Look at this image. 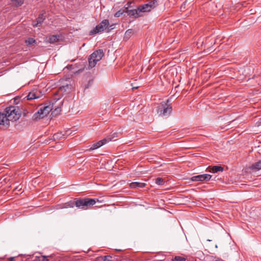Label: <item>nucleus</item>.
I'll list each match as a JSON object with an SVG mask.
<instances>
[{
	"label": "nucleus",
	"instance_id": "obj_1",
	"mask_svg": "<svg viewBox=\"0 0 261 261\" xmlns=\"http://www.w3.org/2000/svg\"><path fill=\"white\" fill-rule=\"evenodd\" d=\"M169 99L166 101L162 102L156 108L157 114L160 116L166 117L169 116L172 112V107L170 104H169Z\"/></svg>",
	"mask_w": 261,
	"mask_h": 261
},
{
	"label": "nucleus",
	"instance_id": "obj_2",
	"mask_svg": "<svg viewBox=\"0 0 261 261\" xmlns=\"http://www.w3.org/2000/svg\"><path fill=\"white\" fill-rule=\"evenodd\" d=\"M96 202V201L95 199L76 198L75 206L79 208L87 210L91 207Z\"/></svg>",
	"mask_w": 261,
	"mask_h": 261
},
{
	"label": "nucleus",
	"instance_id": "obj_3",
	"mask_svg": "<svg viewBox=\"0 0 261 261\" xmlns=\"http://www.w3.org/2000/svg\"><path fill=\"white\" fill-rule=\"evenodd\" d=\"M5 110L10 121H16L21 116V111L18 107L10 106L7 107Z\"/></svg>",
	"mask_w": 261,
	"mask_h": 261
},
{
	"label": "nucleus",
	"instance_id": "obj_4",
	"mask_svg": "<svg viewBox=\"0 0 261 261\" xmlns=\"http://www.w3.org/2000/svg\"><path fill=\"white\" fill-rule=\"evenodd\" d=\"M104 53L102 49H98L94 51L89 57L88 59L89 66L88 68L91 69L95 67L97 62L100 61L103 56Z\"/></svg>",
	"mask_w": 261,
	"mask_h": 261
},
{
	"label": "nucleus",
	"instance_id": "obj_5",
	"mask_svg": "<svg viewBox=\"0 0 261 261\" xmlns=\"http://www.w3.org/2000/svg\"><path fill=\"white\" fill-rule=\"evenodd\" d=\"M110 24L108 19L103 20L100 23L97 25L89 32L90 35H93L99 33H101L104 31Z\"/></svg>",
	"mask_w": 261,
	"mask_h": 261
},
{
	"label": "nucleus",
	"instance_id": "obj_6",
	"mask_svg": "<svg viewBox=\"0 0 261 261\" xmlns=\"http://www.w3.org/2000/svg\"><path fill=\"white\" fill-rule=\"evenodd\" d=\"M158 6L157 0H153L148 3L140 5L138 7L139 12H148L156 8Z\"/></svg>",
	"mask_w": 261,
	"mask_h": 261
},
{
	"label": "nucleus",
	"instance_id": "obj_7",
	"mask_svg": "<svg viewBox=\"0 0 261 261\" xmlns=\"http://www.w3.org/2000/svg\"><path fill=\"white\" fill-rule=\"evenodd\" d=\"M70 85L66 84V85L61 86L58 90L57 92L55 93V95L53 98V100L56 102L60 99L62 96L63 95L67 90L70 89Z\"/></svg>",
	"mask_w": 261,
	"mask_h": 261
},
{
	"label": "nucleus",
	"instance_id": "obj_8",
	"mask_svg": "<svg viewBox=\"0 0 261 261\" xmlns=\"http://www.w3.org/2000/svg\"><path fill=\"white\" fill-rule=\"evenodd\" d=\"M10 120L7 117L5 110L3 112H0V125L5 127H9L10 125Z\"/></svg>",
	"mask_w": 261,
	"mask_h": 261
},
{
	"label": "nucleus",
	"instance_id": "obj_9",
	"mask_svg": "<svg viewBox=\"0 0 261 261\" xmlns=\"http://www.w3.org/2000/svg\"><path fill=\"white\" fill-rule=\"evenodd\" d=\"M212 177V175L208 174H200L192 176L190 180L193 181H208Z\"/></svg>",
	"mask_w": 261,
	"mask_h": 261
},
{
	"label": "nucleus",
	"instance_id": "obj_10",
	"mask_svg": "<svg viewBox=\"0 0 261 261\" xmlns=\"http://www.w3.org/2000/svg\"><path fill=\"white\" fill-rule=\"evenodd\" d=\"M110 141H111V138L103 139L91 145V146L90 147L89 150H93L99 148L100 147L102 146V145H105V144H106L107 142H108Z\"/></svg>",
	"mask_w": 261,
	"mask_h": 261
},
{
	"label": "nucleus",
	"instance_id": "obj_11",
	"mask_svg": "<svg viewBox=\"0 0 261 261\" xmlns=\"http://www.w3.org/2000/svg\"><path fill=\"white\" fill-rule=\"evenodd\" d=\"M41 95V94L39 91L33 90L29 93L27 98L28 100H33L40 98Z\"/></svg>",
	"mask_w": 261,
	"mask_h": 261
},
{
	"label": "nucleus",
	"instance_id": "obj_12",
	"mask_svg": "<svg viewBox=\"0 0 261 261\" xmlns=\"http://www.w3.org/2000/svg\"><path fill=\"white\" fill-rule=\"evenodd\" d=\"M46 115L44 114V111L43 107L40 108L37 113H35L33 116V119L37 120L39 119L43 118Z\"/></svg>",
	"mask_w": 261,
	"mask_h": 261
},
{
	"label": "nucleus",
	"instance_id": "obj_13",
	"mask_svg": "<svg viewBox=\"0 0 261 261\" xmlns=\"http://www.w3.org/2000/svg\"><path fill=\"white\" fill-rule=\"evenodd\" d=\"M75 203L76 198H74L73 200H70L61 205L60 208H73L75 206Z\"/></svg>",
	"mask_w": 261,
	"mask_h": 261
},
{
	"label": "nucleus",
	"instance_id": "obj_14",
	"mask_svg": "<svg viewBox=\"0 0 261 261\" xmlns=\"http://www.w3.org/2000/svg\"><path fill=\"white\" fill-rule=\"evenodd\" d=\"M140 12H139V10L137 9H130L129 11H127V14L129 17H133L134 18H137L141 16L140 14Z\"/></svg>",
	"mask_w": 261,
	"mask_h": 261
},
{
	"label": "nucleus",
	"instance_id": "obj_15",
	"mask_svg": "<svg viewBox=\"0 0 261 261\" xmlns=\"http://www.w3.org/2000/svg\"><path fill=\"white\" fill-rule=\"evenodd\" d=\"M146 184L140 182H132L129 184V187L132 189H138L145 187Z\"/></svg>",
	"mask_w": 261,
	"mask_h": 261
},
{
	"label": "nucleus",
	"instance_id": "obj_16",
	"mask_svg": "<svg viewBox=\"0 0 261 261\" xmlns=\"http://www.w3.org/2000/svg\"><path fill=\"white\" fill-rule=\"evenodd\" d=\"M59 37L57 35H49L46 37V42L50 43L57 42L59 40Z\"/></svg>",
	"mask_w": 261,
	"mask_h": 261
},
{
	"label": "nucleus",
	"instance_id": "obj_17",
	"mask_svg": "<svg viewBox=\"0 0 261 261\" xmlns=\"http://www.w3.org/2000/svg\"><path fill=\"white\" fill-rule=\"evenodd\" d=\"M54 103H53L51 105L50 104H49L46 106H44L43 107V111H44V114H45V115H46V116L53 110V109L54 108Z\"/></svg>",
	"mask_w": 261,
	"mask_h": 261
},
{
	"label": "nucleus",
	"instance_id": "obj_18",
	"mask_svg": "<svg viewBox=\"0 0 261 261\" xmlns=\"http://www.w3.org/2000/svg\"><path fill=\"white\" fill-rule=\"evenodd\" d=\"M66 138V135L64 134H63L62 132H59V133H56L53 136V139L55 140L65 139Z\"/></svg>",
	"mask_w": 261,
	"mask_h": 261
},
{
	"label": "nucleus",
	"instance_id": "obj_19",
	"mask_svg": "<svg viewBox=\"0 0 261 261\" xmlns=\"http://www.w3.org/2000/svg\"><path fill=\"white\" fill-rule=\"evenodd\" d=\"M250 168L253 170H260L261 169V161H259L254 164H253L250 167Z\"/></svg>",
	"mask_w": 261,
	"mask_h": 261
},
{
	"label": "nucleus",
	"instance_id": "obj_20",
	"mask_svg": "<svg viewBox=\"0 0 261 261\" xmlns=\"http://www.w3.org/2000/svg\"><path fill=\"white\" fill-rule=\"evenodd\" d=\"M45 11H43L42 13H41L39 15L38 18L36 19L37 21L41 24L43 22L44 19H45Z\"/></svg>",
	"mask_w": 261,
	"mask_h": 261
},
{
	"label": "nucleus",
	"instance_id": "obj_21",
	"mask_svg": "<svg viewBox=\"0 0 261 261\" xmlns=\"http://www.w3.org/2000/svg\"><path fill=\"white\" fill-rule=\"evenodd\" d=\"M24 3L23 0H12L11 4L15 7L21 6Z\"/></svg>",
	"mask_w": 261,
	"mask_h": 261
},
{
	"label": "nucleus",
	"instance_id": "obj_22",
	"mask_svg": "<svg viewBox=\"0 0 261 261\" xmlns=\"http://www.w3.org/2000/svg\"><path fill=\"white\" fill-rule=\"evenodd\" d=\"M212 171L213 173H217L219 171H223V168L220 166H214L212 167Z\"/></svg>",
	"mask_w": 261,
	"mask_h": 261
},
{
	"label": "nucleus",
	"instance_id": "obj_23",
	"mask_svg": "<svg viewBox=\"0 0 261 261\" xmlns=\"http://www.w3.org/2000/svg\"><path fill=\"white\" fill-rule=\"evenodd\" d=\"M155 182L157 185H163L165 182L164 179L161 177H158L157 178L155 179Z\"/></svg>",
	"mask_w": 261,
	"mask_h": 261
},
{
	"label": "nucleus",
	"instance_id": "obj_24",
	"mask_svg": "<svg viewBox=\"0 0 261 261\" xmlns=\"http://www.w3.org/2000/svg\"><path fill=\"white\" fill-rule=\"evenodd\" d=\"M172 261H186V258L180 256H175L174 258L172 259Z\"/></svg>",
	"mask_w": 261,
	"mask_h": 261
},
{
	"label": "nucleus",
	"instance_id": "obj_25",
	"mask_svg": "<svg viewBox=\"0 0 261 261\" xmlns=\"http://www.w3.org/2000/svg\"><path fill=\"white\" fill-rule=\"evenodd\" d=\"M124 13L125 12L124 11V10H122V9H121L120 10H119V11H118L117 12H116L115 13V14H114V16L115 17H119L122 15H123Z\"/></svg>",
	"mask_w": 261,
	"mask_h": 261
},
{
	"label": "nucleus",
	"instance_id": "obj_26",
	"mask_svg": "<svg viewBox=\"0 0 261 261\" xmlns=\"http://www.w3.org/2000/svg\"><path fill=\"white\" fill-rule=\"evenodd\" d=\"M25 42L29 45H33L34 44L36 43V40L33 38H29L25 41Z\"/></svg>",
	"mask_w": 261,
	"mask_h": 261
},
{
	"label": "nucleus",
	"instance_id": "obj_27",
	"mask_svg": "<svg viewBox=\"0 0 261 261\" xmlns=\"http://www.w3.org/2000/svg\"><path fill=\"white\" fill-rule=\"evenodd\" d=\"M131 5V3H127L125 6L122 8V10H124V11L125 13L127 12V11H129L130 9H129V8L130 7V6Z\"/></svg>",
	"mask_w": 261,
	"mask_h": 261
},
{
	"label": "nucleus",
	"instance_id": "obj_28",
	"mask_svg": "<svg viewBox=\"0 0 261 261\" xmlns=\"http://www.w3.org/2000/svg\"><path fill=\"white\" fill-rule=\"evenodd\" d=\"M103 261H113V257L111 255H106L103 257Z\"/></svg>",
	"mask_w": 261,
	"mask_h": 261
},
{
	"label": "nucleus",
	"instance_id": "obj_29",
	"mask_svg": "<svg viewBox=\"0 0 261 261\" xmlns=\"http://www.w3.org/2000/svg\"><path fill=\"white\" fill-rule=\"evenodd\" d=\"M61 111V108L60 107H55V110L53 113H54L55 115L59 114Z\"/></svg>",
	"mask_w": 261,
	"mask_h": 261
},
{
	"label": "nucleus",
	"instance_id": "obj_30",
	"mask_svg": "<svg viewBox=\"0 0 261 261\" xmlns=\"http://www.w3.org/2000/svg\"><path fill=\"white\" fill-rule=\"evenodd\" d=\"M38 260L39 261H49L47 256H42L41 257H39Z\"/></svg>",
	"mask_w": 261,
	"mask_h": 261
},
{
	"label": "nucleus",
	"instance_id": "obj_31",
	"mask_svg": "<svg viewBox=\"0 0 261 261\" xmlns=\"http://www.w3.org/2000/svg\"><path fill=\"white\" fill-rule=\"evenodd\" d=\"M133 32L132 29H128L125 32V35H129L130 34H132Z\"/></svg>",
	"mask_w": 261,
	"mask_h": 261
},
{
	"label": "nucleus",
	"instance_id": "obj_32",
	"mask_svg": "<svg viewBox=\"0 0 261 261\" xmlns=\"http://www.w3.org/2000/svg\"><path fill=\"white\" fill-rule=\"evenodd\" d=\"M40 24H41L40 23H39L36 20V21L33 22V25L34 27H38Z\"/></svg>",
	"mask_w": 261,
	"mask_h": 261
},
{
	"label": "nucleus",
	"instance_id": "obj_33",
	"mask_svg": "<svg viewBox=\"0 0 261 261\" xmlns=\"http://www.w3.org/2000/svg\"><path fill=\"white\" fill-rule=\"evenodd\" d=\"M9 261H14V257H11L9 258Z\"/></svg>",
	"mask_w": 261,
	"mask_h": 261
},
{
	"label": "nucleus",
	"instance_id": "obj_34",
	"mask_svg": "<svg viewBox=\"0 0 261 261\" xmlns=\"http://www.w3.org/2000/svg\"><path fill=\"white\" fill-rule=\"evenodd\" d=\"M185 4H184V5H181V9H182V8H185Z\"/></svg>",
	"mask_w": 261,
	"mask_h": 261
},
{
	"label": "nucleus",
	"instance_id": "obj_35",
	"mask_svg": "<svg viewBox=\"0 0 261 261\" xmlns=\"http://www.w3.org/2000/svg\"><path fill=\"white\" fill-rule=\"evenodd\" d=\"M185 4H184V5H181V9H182V8H185Z\"/></svg>",
	"mask_w": 261,
	"mask_h": 261
}]
</instances>
